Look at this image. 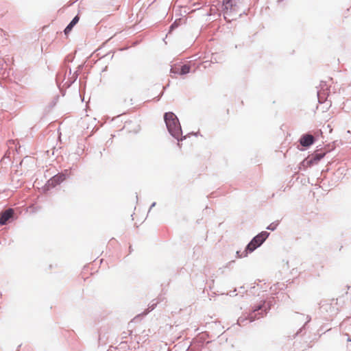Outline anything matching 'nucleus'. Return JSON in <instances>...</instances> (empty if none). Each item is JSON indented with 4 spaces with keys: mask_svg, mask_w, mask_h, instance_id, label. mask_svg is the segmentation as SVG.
<instances>
[{
    "mask_svg": "<svg viewBox=\"0 0 351 351\" xmlns=\"http://www.w3.org/2000/svg\"><path fill=\"white\" fill-rule=\"evenodd\" d=\"M164 119L170 134L175 137H178L180 132V125L177 117L173 112H166Z\"/></svg>",
    "mask_w": 351,
    "mask_h": 351,
    "instance_id": "f257e3e1",
    "label": "nucleus"
},
{
    "mask_svg": "<svg viewBox=\"0 0 351 351\" xmlns=\"http://www.w3.org/2000/svg\"><path fill=\"white\" fill-rule=\"evenodd\" d=\"M268 236L269 233L265 231H263L256 235L247 245L245 250L243 252L244 254L241 255V256H247L248 252H252L259 247L265 241Z\"/></svg>",
    "mask_w": 351,
    "mask_h": 351,
    "instance_id": "f03ea898",
    "label": "nucleus"
},
{
    "mask_svg": "<svg viewBox=\"0 0 351 351\" xmlns=\"http://www.w3.org/2000/svg\"><path fill=\"white\" fill-rule=\"evenodd\" d=\"M240 0H223V6L225 13H232L239 9Z\"/></svg>",
    "mask_w": 351,
    "mask_h": 351,
    "instance_id": "7ed1b4c3",
    "label": "nucleus"
},
{
    "mask_svg": "<svg viewBox=\"0 0 351 351\" xmlns=\"http://www.w3.org/2000/svg\"><path fill=\"white\" fill-rule=\"evenodd\" d=\"M14 210L9 208L0 215V224L5 225L7 221L13 217Z\"/></svg>",
    "mask_w": 351,
    "mask_h": 351,
    "instance_id": "20e7f679",
    "label": "nucleus"
},
{
    "mask_svg": "<svg viewBox=\"0 0 351 351\" xmlns=\"http://www.w3.org/2000/svg\"><path fill=\"white\" fill-rule=\"evenodd\" d=\"M300 142L302 146L308 147L313 143L314 137L311 134H305L301 137Z\"/></svg>",
    "mask_w": 351,
    "mask_h": 351,
    "instance_id": "39448f33",
    "label": "nucleus"
},
{
    "mask_svg": "<svg viewBox=\"0 0 351 351\" xmlns=\"http://www.w3.org/2000/svg\"><path fill=\"white\" fill-rule=\"evenodd\" d=\"M172 73H180V75H184L190 71V66L187 64H184L180 66H175L171 69Z\"/></svg>",
    "mask_w": 351,
    "mask_h": 351,
    "instance_id": "423d86ee",
    "label": "nucleus"
},
{
    "mask_svg": "<svg viewBox=\"0 0 351 351\" xmlns=\"http://www.w3.org/2000/svg\"><path fill=\"white\" fill-rule=\"evenodd\" d=\"M65 180V176L64 174H58L54 176L51 179L49 180V184L51 186H56Z\"/></svg>",
    "mask_w": 351,
    "mask_h": 351,
    "instance_id": "0eeeda50",
    "label": "nucleus"
},
{
    "mask_svg": "<svg viewBox=\"0 0 351 351\" xmlns=\"http://www.w3.org/2000/svg\"><path fill=\"white\" fill-rule=\"evenodd\" d=\"M325 154H315L312 157V160L315 162H317V161L320 160L324 156Z\"/></svg>",
    "mask_w": 351,
    "mask_h": 351,
    "instance_id": "6e6552de",
    "label": "nucleus"
},
{
    "mask_svg": "<svg viewBox=\"0 0 351 351\" xmlns=\"http://www.w3.org/2000/svg\"><path fill=\"white\" fill-rule=\"evenodd\" d=\"M74 26H73V25L71 23H69L66 27L64 29V34L66 35L68 34L73 29Z\"/></svg>",
    "mask_w": 351,
    "mask_h": 351,
    "instance_id": "1a4fd4ad",
    "label": "nucleus"
},
{
    "mask_svg": "<svg viewBox=\"0 0 351 351\" xmlns=\"http://www.w3.org/2000/svg\"><path fill=\"white\" fill-rule=\"evenodd\" d=\"M80 20V18L78 16H76L73 18V19L71 21V22L70 23H71L73 25V26L75 25V24H77L78 23Z\"/></svg>",
    "mask_w": 351,
    "mask_h": 351,
    "instance_id": "9d476101",
    "label": "nucleus"
},
{
    "mask_svg": "<svg viewBox=\"0 0 351 351\" xmlns=\"http://www.w3.org/2000/svg\"><path fill=\"white\" fill-rule=\"evenodd\" d=\"M80 20V18L78 16H76L73 18V19L71 21V22L70 23H71L73 25V26L75 25V24H77L78 23Z\"/></svg>",
    "mask_w": 351,
    "mask_h": 351,
    "instance_id": "9b49d317",
    "label": "nucleus"
},
{
    "mask_svg": "<svg viewBox=\"0 0 351 351\" xmlns=\"http://www.w3.org/2000/svg\"><path fill=\"white\" fill-rule=\"evenodd\" d=\"M267 229H270V228H269V227H267ZM271 230H274V228H271Z\"/></svg>",
    "mask_w": 351,
    "mask_h": 351,
    "instance_id": "f8f14e48",
    "label": "nucleus"
}]
</instances>
